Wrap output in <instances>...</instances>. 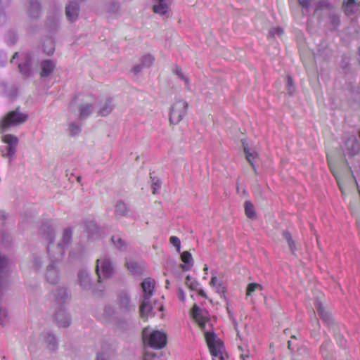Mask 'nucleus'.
Masks as SVG:
<instances>
[{
	"instance_id": "obj_1",
	"label": "nucleus",
	"mask_w": 360,
	"mask_h": 360,
	"mask_svg": "<svg viewBox=\"0 0 360 360\" xmlns=\"http://www.w3.org/2000/svg\"><path fill=\"white\" fill-rule=\"evenodd\" d=\"M41 236L49 242L48 245V254L53 259L62 260L65 254V248L71 243L72 231L70 228H67L64 230L61 241L57 244H52L54 238L55 233L53 229L49 222L43 223L39 229Z\"/></svg>"
},
{
	"instance_id": "obj_2",
	"label": "nucleus",
	"mask_w": 360,
	"mask_h": 360,
	"mask_svg": "<svg viewBox=\"0 0 360 360\" xmlns=\"http://www.w3.org/2000/svg\"><path fill=\"white\" fill-rule=\"evenodd\" d=\"M28 115L19 110V108L8 112L0 122L1 132L7 131L11 127H16L25 122Z\"/></svg>"
},
{
	"instance_id": "obj_3",
	"label": "nucleus",
	"mask_w": 360,
	"mask_h": 360,
	"mask_svg": "<svg viewBox=\"0 0 360 360\" xmlns=\"http://www.w3.org/2000/svg\"><path fill=\"white\" fill-rule=\"evenodd\" d=\"M143 339L146 344L156 349L165 347L167 344L166 333L160 330L150 332L147 328L143 330Z\"/></svg>"
},
{
	"instance_id": "obj_4",
	"label": "nucleus",
	"mask_w": 360,
	"mask_h": 360,
	"mask_svg": "<svg viewBox=\"0 0 360 360\" xmlns=\"http://www.w3.org/2000/svg\"><path fill=\"white\" fill-rule=\"evenodd\" d=\"M188 104L182 98H176L170 108L169 122L170 124H178L186 115Z\"/></svg>"
},
{
	"instance_id": "obj_5",
	"label": "nucleus",
	"mask_w": 360,
	"mask_h": 360,
	"mask_svg": "<svg viewBox=\"0 0 360 360\" xmlns=\"http://www.w3.org/2000/svg\"><path fill=\"white\" fill-rule=\"evenodd\" d=\"M115 306L117 314L127 316L135 311V305L131 302L129 294L126 291H120L117 294Z\"/></svg>"
},
{
	"instance_id": "obj_6",
	"label": "nucleus",
	"mask_w": 360,
	"mask_h": 360,
	"mask_svg": "<svg viewBox=\"0 0 360 360\" xmlns=\"http://www.w3.org/2000/svg\"><path fill=\"white\" fill-rule=\"evenodd\" d=\"M205 340L210 353L214 357L212 360H224L223 356V342L217 338L214 332H206Z\"/></svg>"
},
{
	"instance_id": "obj_7",
	"label": "nucleus",
	"mask_w": 360,
	"mask_h": 360,
	"mask_svg": "<svg viewBox=\"0 0 360 360\" xmlns=\"http://www.w3.org/2000/svg\"><path fill=\"white\" fill-rule=\"evenodd\" d=\"M96 271L99 282L101 278L110 277L113 273V267L109 259L106 257L98 259L96 261Z\"/></svg>"
},
{
	"instance_id": "obj_8",
	"label": "nucleus",
	"mask_w": 360,
	"mask_h": 360,
	"mask_svg": "<svg viewBox=\"0 0 360 360\" xmlns=\"http://www.w3.org/2000/svg\"><path fill=\"white\" fill-rule=\"evenodd\" d=\"M2 141L6 144L5 150L2 152V155L11 159L13 158L19 142L18 137L12 134H5L2 136Z\"/></svg>"
},
{
	"instance_id": "obj_9",
	"label": "nucleus",
	"mask_w": 360,
	"mask_h": 360,
	"mask_svg": "<svg viewBox=\"0 0 360 360\" xmlns=\"http://www.w3.org/2000/svg\"><path fill=\"white\" fill-rule=\"evenodd\" d=\"M49 256L51 264L46 268L45 278L48 283L53 285L57 283L60 278L59 270L57 264L60 260L53 259V258L50 255Z\"/></svg>"
},
{
	"instance_id": "obj_10",
	"label": "nucleus",
	"mask_w": 360,
	"mask_h": 360,
	"mask_svg": "<svg viewBox=\"0 0 360 360\" xmlns=\"http://www.w3.org/2000/svg\"><path fill=\"white\" fill-rule=\"evenodd\" d=\"M191 314L193 319L198 323L200 328L205 332L206 330V324L210 321L207 317V311L202 309L196 304H195L191 309ZM211 330L210 332H212Z\"/></svg>"
},
{
	"instance_id": "obj_11",
	"label": "nucleus",
	"mask_w": 360,
	"mask_h": 360,
	"mask_svg": "<svg viewBox=\"0 0 360 360\" xmlns=\"http://www.w3.org/2000/svg\"><path fill=\"white\" fill-rule=\"evenodd\" d=\"M79 5L76 1H70L65 7V15L70 22L77 20L79 13Z\"/></svg>"
},
{
	"instance_id": "obj_12",
	"label": "nucleus",
	"mask_w": 360,
	"mask_h": 360,
	"mask_svg": "<svg viewBox=\"0 0 360 360\" xmlns=\"http://www.w3.org/2000/svg\"><path fill=\"white\" fill-rule=\"evenodd\" d=\"M153 11L160 15H165L169 11V0H153Z\"/></svg>"
},
{
	"instance_id": "obj_13",
	"label": "nucleus",
	"mask_w": 360,
	"mask_h": 360,
	"mask_svg": "<svg viewBox=\"0 0 360 360\" xmlns=\"http://www.w3.org/2000/svg\"><path fill=\"white\" fill-rule=\"evenodd\" d=\"M55 319L59 327L66 328L71 323V319L65 309L60 308L56 314Z\"/></svg>"
},
{
	"instance_id": "obj_14",
	"label": "nucleus",
	"mask_w": 360,
	"mask_h": 360,
	"mask_svg": "<svg viewBox=\"0 0 360 360\" xmlns=\"http://www.w3.org/2000/svg\"><path fill=\"white\" fill-rule=\"evenodd\" d=\"M155 284V280L151 278H146L144 279L141 283L143 292V298L150 299L153 295Z\"/></svg>"
},
{
	"instance_id": "obj_15",
	"label": "nucleus",
	"mask_w": 360,
	"mask_h": 360,
	"mask_svg": "<svg viewBox=\"0 0 360 360\" xmlns=\"http://www.w3.org/2000/svg\"><path fill=\"white\" fill-rule=\"evenodd\" d=\"M346 148L349 155L354 156L360 151V144L355 136L349 137L346 143Z\"/></svg>"
},
{
	"instance_id": "obj_16",
	"label": "nucleus",
	"mask_w": 360,
	"mask_h": 360,
	"mask_svg": "<svg viewBox=\"0 0 360 360\" xmlns=\"http://www.w3.org/2000/svg\"><path fill=\"white\" fill-rule=\"evenodd\" d=\"M10 262L8 259L4 255L0 253V274L6 273ZM7 278L0 275V290L7 285Z\"/></svg>"
},
{
	"instance_id": "obj_17",
	"label": "nucleus",
	"mask_w": 360,
	"mask_h": 360,
	"mask_svg": "<svg viewBox=\"0 0 360 360\" xmlns=\"http://www.w3.org/2000/svg\"><path fill=\"white\" fill-rule=\"evenodd\" d=\"M314 304L321 319H322L328 325L332 324L333 319L331 317V315L323 306L321 302H319V300H316Z\"/></svg>"
},
{
	"instance_id": "obj_18",
	"label": "nucleus",
	"mask_w": 360,
	"mask_h": 360,
	"mask_svg": "<svg viewBox=\"0 0 360 360\" xmlns=\"http://www.w3.org/2000/svg\"><path fill=\"white\" fill-rule=\"evenodd\" d=\"M314 304L321 319H322L328 325L332 324L333 319L331 317V315L323 306L321 302H319V300H316Z\"/></svg>"
},
{
	"instance_id": "obj_19",
	"label": "nucleus",
	"mask_w": 360,
	"mask_h": 360,
	"mask_svg": "<svg viewBox=\"0 0 360 360\" xmlns=\"http://www.w3.org/2000/svg\"><path fill=\"white\" fill-rule=\"evenodd\" d=\"M44 341L46 347L50 351H56L58 349V343L56 336L51 332H46L43 334Z\"/></svg>"
},
{
	"instance_id": "obj_20",
	"label": "nucleus",
	"mask_w": 360,
	"mask_h": 360,
	"mask_svg": "<svg viewBox=\"0 0 360 360\" xmlns=\"http://www.w3.org/2000/svg\"><path fill=\"white\" fill-rule=\"evenodd\" d=\"M56 64L51 60H44L41 62V73L40 75L42 77H46L49 76L55 70Z\"/></svg>"
},
{
	"instance_id": "obj_21",
	"label": "nucleus",
	"mask_w": 360,
	"mask_h": 360,
	"mask_svg": "<svg viewBox=\"0 0 360 360\" xmlns=\"http://www.w3.org/2000/svg\"><path fill=\"white\" fill-rule=\"evenodd\" d=\"M360 4L355 0H347L344 1L342 9L346 15L349 16L354 15L358 10Z\"/></svg>"
},
{
	"instance_id": "obj_22",
	"label": "nucleus",
	"mask_w": 360,
	"mask_h": 360,
	"mask_svg": "<svg viewBox=\"0 0 360 360\" xmlns=\"http://www.w3.org/2000/svg\"><path fill=\"white\" fill-rule=\"evenodd\" d=\"M78 278L80 285L84 290L90 289L91 286V282L89 274L87 271L82 269L78 273Z\"/></svg>"
},
{
	"instance_id": "obj_23",
	"label": "nucleus",
	"mask_w": 360,
	"mask_h": 360,
	"mask_svg": "<svg viewBox=\"0 0 360 360\" xmlns=\"http://www.w3.org/2000/svg\"><path fill=\"white\" fill-rule=\"evenodd\" d=\"M150 299L143 298L141 304L140 305L139 311L142 319H148L152 312V305L150 304Z\"/></svg>"
},
{
	"instance_id": "obj_24",
	"label": "nucleus",
	"mask_w": 360,
	"mask_h": 360,
	"mask_svg": "<svg viewBox=\"0 0 360 360\" xmlns=\"http://www.w3.org/2000/svg\"><path fill=\"white\" fill-rule=\"evenodd\" d=\"M241 143H242L244 153H245V157H246L247 160L251 165L252 169L254 170H256L255 165V160L257 157V153L250 151V150L248 148V143H246V141L245 139H242Z\"/></svg>"
},
{
	"instance_id": "obj_25",
	"label": "nucleus",
	"mask_w": 360,
	"mask_h": 360,
	"mask_svg": "<svg viewBox=\"0 0 360 360\" xmlns=\"http://www.w3.org/2000/svg\"><path fill=\"white\" fill-rule=\"evenodd\" d=\"M181 261L184 262L181 265L183 271H188L193 266V259L191 254L188 251H184L181 255Z\"/></svg>"
},
{
	"instance_id": "obj_26",
	"label": "nucleus",
	"mask_w": 360,
	"mask_h": 360,
	"mask_svg": "<svg viewBox=\"0 0 360 360\" xmlns=\"http://www.w3.org/2000/svg\"><path fill=\"white\" fill-rule=\"evenodd\" d=\"M130 212V208L123 201H118L115 207V214L116 217H127Z\"/></svg>"
},
{
	"instance_id": "obj_27",
	"label": "nucleus",
	"mask_w": 360,
	"mask_h": 360,
	"mask_svg": "<svg viewBox=\"0 0 360 360\" xmlns=\"http://www.w3.org/2000/svg\"><path fill=\"white\" fill-rule=\"evenodd\" d=\"M113 105L111 99H107L103 102L100 103V108L98 114L101 116H106L109 115L113 110Z\"/></svg>"
},
{
	"instance_id": "obj_28",
	"label": "nucleus",
	"mask_w": 360,
	"mask_h": 360,
	"mask_svg": "<svg viewBox=\"0 0 360 360\" xmlns=\"http://www.w3.org/2000/svg\"><path fill=\"white\" fill-rule=\"evenodd\" d=\"M41 6L37 1L30 0V6L27 11L28 15L33 18L39 17Z\"/></svg>"
},
{
	"instance_id": "obj_29",
	"label": "nucleus",
	"mask_w": 360,
	"mask_h": 360,
	"mask_svg": "<svg viewBox=\"0 0 360 360\" xmlns=\"http://www.w3.org/2000/svg\"><path fill=\"white\" fill-rule=\"evenodd\" d=\"M53 296L59 304L65 302L68 298L67 289L63 287L56 289L53 292Z\"/></svg>"
},
{
	"instance_id": "obj_30",
	"label": "nucleus",
	"mask_w": 360,
	"mask_h": 360,
	"mask_svg": "<svg viewBox=\"0 0 360 360\" xmlns=\"http://www.w3.org/2000/svg\"><path fill=\"white\" fill-rule=\"evenodd\" d=\"M111 240L114 245L120 251H125L127 248V243L120 236H112Z\"/></svg>"
},
{
	"instance_id": "obj_31",
	"label": "nucleus",
	"mask_w": 360,
	"mask_h": 360,
	"mask_svg": "<svg viewBox=\"0 0 360 360\" xmlns=\"http://www.w3.org/2000/svg\"><path fill=\"white\" fill-rule=\"evenodd\" d=\"M245 213L248 218L254 219L256 218V212L254 205L249 200H246L244 203Z\"/></svg>"
},
{
	"instance_id": "obj_32",
	"label": "nucleus",
	"mask_w": 360,
	"mask_h": 360,
	"mask_svg": "<svg viewBox=\"0 0 360 360\" xmlns=\"http://www.w3.org/2000/svg\"><path fill=\"white\" fill-rule=\"evenodd\" d=\"M172 71L174 74H175L179 79L185 82L186 89H189L190 79L184 75L181 67L179 65H175Z\"/></svg>"
},
{
	"instance_id": "obj_33",
	"label": "nucleus",
	"mask_w": 360,
	"mask_h": 360,
	"mask_svg": "<svg viewBox=\"0 0 360 360\" xmlns=\"http://www.w3.org/2000/svg\"><path fill=\"white\" fill-rule=\"evenodd\" d=\"M127 266L131 274L135 275L141 274L142 268L137 264V262L134 261H128L127 262Z\"/></svg>"
},
{
	"instance_id": "obj_34",
	"label": "nucleus",
	"mask_w": 360,
	"mask_h": 360,
	"mask_svg": "<svg viewBox=\"0 0 360 360\" xmlns=\"http://www.w3.org/2000/svg\"><path fill=\"white\" fill-rule=\"evenodd\" d=\"M93 108L92 104L86 103L79 106V117L81 118H85L90 115Z\"/></svg>"
},
{
	"instance_id": "obj_35",
	"label": "nucleus",
	"mask_w": 360,
	"mask_h": 360,
	"mask_svg": "<svg viewBox=\"0 0 360 360\" xmlns=\"http://www.w3.org/2000/svg\"><path fill=\"white\" fill-rule=\"evenodd\" d=\"M333 8V6L327 1L326 0H320L318 1L315 4V12L318 11H322V10H328L330 11Z\"/></svg>"
},
{
	"instance_id": "obj_36",
	"label": "nucleus",
	"mask_w": 360,
	"mask_h": 360,
	"mask_svg": "<svg viewBox=\"0 0 360 360\" xmlns=\"http://www.w3.org/2000/svg\"><path fill=\"white\" fill-rule=\"evenodd\" d=\"M283 236L287 240L291 252L294 254L296 250V246L294 240H292L291 233L288 231L285 230L283 232Z\"/></svg>"
},
{
	"instance_id": "obj_37",
	"label": "nucleus",
	"mask_w": 360,
	"mask_h": 360,
	"mask_svg": "<svg viewBox=\"0 0 360 360\" xmlns=\"http://www.w3.org/2000/svg\"><path fill=\"white\" fill-rule=\"evenodd\" d=\"M44 51L48 55H51L54 53L55 51V45L54 41L51 39H47L44 41Z\"/></svg>"
},
{
	"instance_id": "obj_38",
	"label": "nucleus",
	"mask_w": 360,
	"mask_h": 360,
	"mask_svg": "<svg viewBox=\"0 0 360 360\" xmlns=\"http://www.w3.org/2000/svg\"><path fill=\"white\" fill-rule=\"evenodd\" d=\"M154 60L155 57L153 55L146 54L141 58V63L142 64V67L149 68L153 64Z\"/></svg>"
},
{
	"instance_id": "obj_39",
	"label": "nucleus",
	"mask_w": 360,
	"mask_h": 360,
	"mask_svg": "<svg viewBox=\"0 0 360 360\" xmlns=\"http://www.w3.org/2000/svg\"><path fill=\"white\" fill-rule=\"evenodd\" d=\"M185 284L192 290H198L200 285V283L189 275L186 278Z\"/></svg>"
},
{
	"instance_id": "obj_40",
	"label": "nucleus",
	"mask_w": 360,
	"mask_h": 360,
	"mask_svg": "<svg viewBox=\"0 0 360 360\" xmlns=\"http://www.w3.org/2000/svg\"><path fill=\"white\" fill-rule=\"evenodd\" d=\"M286 90L290 95H292L295 91L293 79L290 75H287L286 77Z\"/></svg>"
},
{
	"instance_id": "obj_41",
	"label": "nucleus",
	"mask_w": 360,
	"mask_h": 360,
	"mask_svg": "<svg viewBox=\"0 0 360 360\" xmlns=\"http://www.w3.org/2000/svg\"><path fill=\"white\" fill-rule=\"evenodd\" d=\"M257 290H262V287L260 284L257 283H250L246 290V295L250 296L254 292H255Z\"/></svg>"
},
{
	"instance_id": "obj_42",
	"label": "nucleus",
	"mask_w": 360,
	"mask_h": 360,
	"mask_svg": "<svg viewBox=\"0 0 360 360\" xmlns=\"http://www.w3.org/2000/svg\"><path fill=\"white\" fill-rule=\"evenodd\" d=\"M106 9L108 13L115 14L120 10V5L117 1H112L108 3Z\"/></svg>"
},
{
	"instance_id": "obj_43",
	"label": "nucleus",
	"mask_w": 360,
	"mask_h": 360,
	"mask_svg": "<svg viewBox=\"0 0 360 360\" xmlns=\"http://www.w3.org/2000/svg\"><path fill=\"white\" fill-rule=\"evenodd\" d=\"M8 314L6 309L0 307V324L5 326L8 323Z\"/></svg>"
},
{
	"instance_id": "obj_44",
	"label": "nucleus",
	"mask_w": 360,
	"mask_h": 360,
	"mask_svg": "<svg viewBox=\"0 0 360 360\" xmlns=\"http://www.w3.org/2000/svg\"><path fill=\"white\" fill-rule=\"evenodd\" d=\"M30 63L29 61H25L24 63H20L18 65L19 70L21 73L25 76H28L30 72Z\"/></svg>"
},
{
	"instance_id": "obj_45",
	"label": "nucleus",
	"mask_w": 360,
	"mask_h": 360,
	"mask_svg": "<svg viewBox=\"0 0 360 360\" xmlns=\"http://www.w3.org/2000/svg\"><path fill=\"white\" fill-rule=\"evenodd\" d=\"M115 314H116V309L112 306H111V305L105 306L103 315L106 318L110 319Z\"/></svg>"
},
{
	"instance_id": "obj_46",
	"label": "nucleus",
	"mask_w": 360,
	"mask_h": 360,
	"mask_svg": "<svg viewBox=\"0 0 360 360\" xmlns=\"http://www.w3.org/2000/svg\"><path fill=\"white\" fill-rule=\"evenodd\" d=\"M170 243L176 248V251L180 252L181 250V241L180 239L176 236H171L169 238Z\"/></svg>"
},
{
	"instance_id": "obj_47",
	"label": "nucleus",
	"mask_w": 360,
	"mask_h": 360,
	"mask_svg": "<svg viewBox=\"0 0 360 360\" xmlns=\"http://www.w3.org/2000/svg\"><path fill=\"white\" fill-rule=\"evenodd\" d=\"M153 183L151 185L152 192L153 194H156L158 190L160 188V181L159 179H152Z\"/></svg>"
},
{
	"instance_id": "obj_48",
	"label": "nucleus",
	"mask_w": 360,
	"mask_h": 360,
	"mask_svg": "<svg viewBox=\"0 0 360 360\" xmlns=\"http://www.w3.org/2000/svg\"><path fill=\"white\" fill-rule=\"evenodd\" d=\"M81 131V128L79 125L74 123L70 125V132L72 135L78 134Z\"/></svg>"
},
{
	"instance_id": "obj_49",
	"label": "nucleus",
	"mask_w": 360,
	"mask_h": 360,
	"mask_svg": "<svg viewBox=\"0 0 360 360\" xmlns=\"http://www.w3.org/2000/svg\"><path fill=\"white\" fill-rule=\"evenodd\" d=\"M330 22L333 24L334 28H336L340 23V18L338 15L331 14L330 15Z\"/></svg>"
},
{
	"instance_id": "obj_50",
	"label": "nucleus",
	"mask_w": 360,
	"mask_h": 360,
	"mask_svg": "<svg viewBox=\"0 0 360 360\" xmlns=\"http://www.w3.org/2000/svg\"><path fill=\"white\" fill-rule=\"evenodd\" d=\"M110 355V354L104 352V347H103L102 351L97 354L96 360H108Z\"/></svg>"
},
{
	"instance_id": "obj_51",
	"label": "nucleus",
	"mask_w": 360,
	"mask_h": 360,
	"mask_svg": "<svg viewBox=\"0 0 360 360\" xmlns=\"http://www.w3.org/2000/svg\"><path fill=\"white\" fill-rule=\"evenodd\" d=\"M300 5L304 8L307 11H309V8L311 5L310 0H298Z\"/></svg>"
},
{
	"instance_id": "obj_52",
	"label": "nucleus",
	"mask_w": 360,
	"mask_h": 360,
	"mask_svg": "<svg viewBox=\"0 0 360 360\" xmlns=\"http://www.w3.org/2000/svg\"><path fill=\"white\" fill-rule=\"evenodd\" d=\"M215 288H216V290L217 292L219 294V295H224L225 293V288L224 286L222 285V283H219L216 286H215Z\"/></svg>"
},
{
	"instance_id": "obj_53",
	"label": "nucleus",
	"mask_w": 360,
	"mask_h": 360,
	"mask_svg": "<svg viewBox=\"0 0 360 360\" xmlns=\"http://www.w3.org/2000/svg\"><path fill=\"white\" fill-rule=\"evenodd\" d=\"M155 354H153L152 352H146L144 356H143V360H155Z\"/></svg>"
},
{
	"instance_id": "obj_54",
	"label": "nucleus",
	"mask_w": 360,
	"mask_h": 360,
	"mask_svg": "<svg viewBox=\"0 0 360 360\" xmlns=\"http://www.w3.org/2000/svg\"><path fill=\"white\" fill-rule=\"evenodd\" d=\"M144 67H142V64H139V65H136L134 66V68H132L131 70V72L135 74V75H137L139 74V72H141V71L142 70V69Z\"/></svg>"
},
{
	"instance_id": "obj_55",
	"label": "nucleus",
	"mask_w": 360,
	"mask_h": 360,
	"mask_svg": "<svg viewBox=\"0 0 360 360\" xmlns=\"http://www.w3.org/2000/svg\"><path fill=\"white\" fill-rule=\"evenodd\" d=\"M283 30L281 27L274 28L270 30V34H273V35L276 34L277 35L281 36L283 34Z\"/></svg>"
},
{
	"instance_id": "obj_56",
	"label": "nucleus",
	"mask_w": 360,
	"mask_h": 360,
	"mask_svg": "<svg viewBox=\"0 0 360 360\" xmlns=\"http://www.w3.org/2000/svg\"><path fill=\"white\" fill-rule=\"evenodd\" d=\"M177 295H178V298L181 301L184 302L185 300L186 295H185V293H184V290L181 288H179L178 289V294H177Z\"/></svg>"
},
{
	"instance_id": "obj_57",
	"label": "nucleus",
	"mask_w": 360,
	"mask_h": 360,
	"mask_svg": "<svg viewBox=\"0 0 360 360\" xmlns=\"http://www.w3.org/2000/svg\"><path fill=\"white\" fill-rule=\"evenodd\" d=\"M219 283H221L216 276H212L211 278L210 284L214 287H215Z\"/></svg>"
},
{
	"instance_id": "obj_58",
	"label": "nucleus",
	"mask_w": 360,
	"mask_h": 360,
	"mask_svg": "<svg viewBox=\"0 0 360 360\" xmlns=\"http://www.w3.org/2000/svg\"><path fill=\"white\" fill-rule=\"evenodd\" d=\"M329 345V342H323L321 346V352L323 354L324 351H326L327 350V347Z\"/></svg>"
},
{
	"instance_id": "obj_59",
	"label": "nucleus",
	"mask_w": 360,
	"mask_h": 360,
	"mask_svg": "<svg viewBox=\"0 0 360 360\" xmlns=\"http://www.w3.org/2000/svg\"><path fill=\"white\" fill-rule=\"evenodd\" d=\"M198 295L204 298H206L207 297V295L206 293L205 292V291L202 289L199 290H198Z\"/></svg>"
},
{
	"instance_id": "obj_60",
	"label": "nucleus",
	"mask_w": 360,
	"mask_h": 360,
	"mask_svg": "<svg viewBox=\"0 0 360 360\" xmlns=\"http://www.w3.org/2000/svg\"><path fill=\"white\" fill-rule=\"evenodd\" d=\"M41 262L39 261V258H35V259H34V265L36 266L37 268L41 266Z\"/></svg>"
},
{
	"instance_id": "obj_61",
	"label": "nucleus",
	"mask_w": 360,
	"mask_h": 360,
	"mask_svg": "<svg viewBox=\"0 0 360 360\" xmlns=\"http://www.w3.org/2000/svg\"><path fill=\"white\" fill-rule=\"evenodd\" d=\"M203 271L205 272V274H207L208 267L206 264L205 265V266L203 268Z\"/></svg>"
},
{
	"instance_id": "obj_62",
	"label": "nucleus",
	"mask_w": 360,
	"mask_h": 360,
	"mask_svg": "<svg viewBox=\"0 0 360 360\" xmlns=\"http://www.w3.org/2000/svg\"><path fill=\"white\" fill-rule=\"evenodd\" d=\"M18 53L17 52H16V53H15V54L13 55V58H12V59H11V63H13V60L15 58V57L18 56Z\"/></svg>"
},
{
	"instance_id": "obj_63",
	"label": "nucleus",
	"mask_w": 360,
	"mask_h": 360,
	"mask_svg": "<svg viewBox=\"0 0 360 360\" xmlns=\"http://www.w3.org/2000/svg\"><path fill=\"white\" fill-rule=\"evenodd\" d=\"M240 357L243 359V360H245V358H246V357H248V355H247V356H245V355L242 354V355L240 356Z\"/></svg>"
},
{
	"instance_id": "obj_64",
	"label": "nucleus",
	"mask_w": 360,
	"mask_h": 360,
	"mask_svg": "<svg viewBox=\"0 0 360 360\" xmlns=\"http://www.w3.org/2000/svg\"><path fill=\"white\" fill-rule=\"evenodd\" d=\"M359 64H360V47H359Z\"/></svg>"
}]
</instances>
